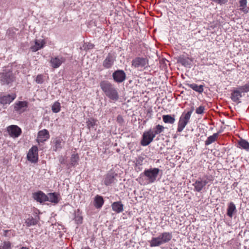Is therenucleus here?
Here are the masks:
<instances>
[{
    "mask_svg": "<svg viewBox=\"0 0 249 249\" xmlns=\"http://www.w3.org/2000/svg\"><path fill=\"white\" fill-rule=\"evenodd\" d=\"M160 169L158 168H151L145 169L144 172L141 174L139 178V182L141 184H144L143 178H145L147 184L154 183L157 179L159 174Z\"/></svg>",
    "mask_w": 249,
    "mask_h": 249,
    "instance_id": "f257e3e1",
    "label": "nucleus"
},
{
    "mask_svg": "<svg viewBox=\"0 0 249 249\" xmlns=\"http://www.w3.org/2000/svg\"><path fill=\"white\" fill-rule=\"evenodd\" d=\"M100 86L106 95L110 99L116 101L119 99V94L114 86L107 81H102Z\"/></svg>",
    "mask_w": 249,
    "mask_h": 249,
    "instance_id": "f03ea898",
    "label": "nucleus"
},
{
    "mask_svg": "<svg viewBox=\"0 0 249 249\" xmlns=\"http://www.w3.org/2000/svg\"><path fill=\"white\" fill-rule=\"evenodd\" d=\"M16 80V76L11 68H5L0 72V83L1 85H11Z\"/></svg>",
    "mask_w": 249,
    "mask_h": 249,
    "instance_id": "7ed1b4c3",
    "label": "nucleus"
},
{
    "mask_svg": "<svg viewBox=\"0 0 249 249\" xmlns=\"http://www.w3.org/2000/svg\"><path fill=\"white\" fill-rule=\"evenodd\" d=\"M213 180L212 176H204L202 178H199L193 184L194 187V191L200 192L205 186L210 181Z\"/></svg>",
    "mask_w": 249,
    "mask_h": 249,
    "instance_id": "20e7f679",
    "label": "nucleus"
},
{
    "mask_svg": "<svg viewBox=\"0 0 249 249\" xmlns=\"http://www.w3.org/2000/svg\"><path fill=\"white\" fill-rule=\"evenodd\" d=\"M155 137L154 134L152 132V129L144 132L142 135V138L141 142V144L142 146H147L150 143L153 139Z\"/></svg>",
    "mask_w": 249,
    "mask_h": 249,
    "instance_id": "39448f33",
    "label": "nucleus"
},
{
    "mask_svg": "<svg viewBox=\"0 0 249 249\" xmlns=\"http://www.w3.org/2000/svg\"><path fill=\"white\" fill-rule=\"evenodd\" d=\"M148 64V60L146 58L137 57L132 61V66L135 68H142Z\"/></svg>",
    "mask_w": 249,
    "mask_h": 249,
    "instance_id": "423d86ee",
    "label": "nucleus"
},
{
    "mask_svg": "<svg viewBox=\"0 0 249 249\" xmlns=\"http://www.w3.org/2000/svg\"><path fill=\"white\" fill-rule=\"evenodd\" d=\"M38 148L37 146H33L29 151L27 158L32 163L36 162L38 160Z\"/></svg>",
    "mask_w": 249,
    "mask_h": 249,
    "instance_id": "0eeeda50",
    "label": "nucleus"
},
{
    "mask_svg": "<svg viewBox=\"0 0 249 249\" xmlns=\"http://www.w3.org/2000/svg\"><path fill=\"white\" fill-rule=\"evenodd\" d=\"M112 77L115 82L120 83L124 81L126 74L123 70H118L113 73Z\"/></svg>",
    "mask_w": 249,
    "mask_h": 249,
    "instance_id": "6e6552de",
    "label": "nucleus"
},
{
    "mask_svg": "<svg viewBox=\"0 0 249 249\" xmlns=\"http://www.w3.org/2000/svg\"><path fill=\"white\" fill-rule=\"evenodd\" d=\"M177 61L186 68H190L192 66L193 60L184 55L178 57Z\"/></svg>",
    "mask_w": 249,
    "mask_h": 249,
    "instance_id": "1a4fd4ad",
    "label": "nucleus"
},
{
    "mask_svg": "<svg viewBox=\"0 0 249 249\" xmlns=\"http://www.w3.org/2000/svg\"><path fill=\"white\" fill-rule=\"evenodd\" d=\"M7 131L9 134L12 137H18L21 133V129L17 125H12L8 127Z\"/></svg>",
    "mask_w": 249,
    "mask_h": 249,
    "instance_id": "9d476101",
    "label": "nucleus"
},
{
    "mask_svg": "<svg viewBox=\"0 0 249 249\" xmlns=\"http://www.w3.org/2000/svg\"><path fill=\"white\" fill-rule=\"evenodd\" d=\"M115 61V57L114 55L109 53L103 61V66L106 69L110 68L113 66Z\"/></svg>",
    "mask_w": 249,
    "mask_h": 249,
    "instance_id": "9b49d317",
    "label": "nucleus"
},
{
    "mask_svg": "<svg viewBox=\"0 0 249 249\" xmlns=\"http://www.w3.org/2000/svg\"><path fill=\"white\" fill-rule=\"evenodd\" d=\"M65 61V58L62 56H57L52 57L50 60L51 66L53 68H57Z\"/></svg>",
    "mask_w": 249,
    "mask_h": 249,
    "instance_id": "f8f14e48",
    "label": "nucleus"
},
{
    "mask_svg": "<svg viewBox=\"0 0 249 249\" xmlns=\"http://www.w3.org/2000/svg\"><path fill=\"white\" fill-rule=\"evenodd\" d=\"M28 107V102L26 101H19L16 103L14 109L19 113L24 112Z\"/></svg>",
    "mask_w": 249,
    "mask_h": 249,
    "instance_id": "ddd939ff",
    "label": "nucleus"
},
{
    "mask_svg": "<svg viewBox=\"0 0 249 249\" xmlns=\"http://www.w3.org/2000/svg\"><path fill=\"white\" fill-rule=\"evenodd\" d=\"M50 135L48 131L44 129L38 132L37 141L38 143L43 142L47 141Z\"/></svg>",
    "mask_w": 249,
    "mask_h": 249,
    "instance_id": "4468645a",
    "label": "nucleus"
},
{
    "mask_svg": "<svg viewBox=\"0 0 249 249\" xmlns=\"http://www.w3.org/2000/svg\"><path fill=\"white\" fill-rule=\"evenodd\" d=\"M64 143V142L60 138H55L53 142V151L56 152L60 150L63 148Z\"/></svg>",
    "mask_w": 249,
    "mask_h": 249,
    "instance_id": "2eb2a0df",
    "label": "nucleus"
},
{
    "mask_svg": "<svg viewBox=\"0 0 249 249\" xmlns=\"http://www.w3.org/2000/svg\"><path fill=\"white\" fill-rule=\"evenodd\" d=\"M33 198L36 201L42 203L47 201L48 197L43 192L39 191L33 194Z\"/></svg>",
    "mask_w": 249,
    "mask_h": 249,
    "instance_id": "dca6fc26",
    "label": "nucleus"
},
{
    "mask_svg": "<svg viewBox=\"0 0 249 249\" xmlns=\"http://www.w3.org/2000/svg\"><path fill=\"white\" fill-rule=\"evenodd\" d=\"M241 93L242 91L239 89V87L234 89L231 94V99L232 101L239 103L241 102L240 99L242 97Z\"/></svg>",
    "mask_w": 249,
    "mask_h": 249,
    "instance_id": "f3484780",
    "label": "nucleus"
},
{
    "mask_svg": "<svg viewBox=\"0 0 249 249\" xmlns=\"http://www.w3.org/2000/svg\"><path fill=\"white\" fill-rule=\"evenodd\" d=\"M112 210L116 213H120L124 211V205L121 201L114 202L111 204Z\"/></svg>",
    "mask_w": 249,
    "mask_h": 249,
    "instance_id": "a211bd4d",
    "label": "nucleus"
},
{
    "mask_svg": "<svg viewBox=\"0 0 249 249\" xmlns=\"http://www.w3.org/2000/svg\"><path fill=\"white\" fill-rule=\"evenodd\" d=\"M116 176L117 174H115L112 173L107 174L104 179V184L106 186H108L112 183H114L115 180V177Z\"/></svg>",
    "mask_w": 249,
    "mask_h": 249,
    "instance_id": "6ab92c4d",
    "label": "nucleus"
},
{
    "mask_svg": "<svg viewBox=\"0 0 249 249\" xmlns=\"http://www.w3.org/2000/svg\"><path fill=\"white\" fill-rule=\"evenodd\" d=\"M45 44V42L43 40H36L35 45L31 46V50L33 52H36L39 49L42 48Z\"/></svg>",
    "mask_w": 249,
    "mask_h": 249,
    "instance_id": "aec40b11",
    "label": "nucleus"
},
{
    "mask_svg": "<svg viewBox=\"0 0 249 249\" xmlns=\"http://www.w3.org/2000/svg\"><path fill=\"white\" fill-rule=\"evenodd\" d=\"M15 96H12L10 94L4 95L0 97V103L3 105L9 104L15 99Z\"/></svg>",
    "mask_w": 249,
    "mask_h": 249,
    "instance_id": "412c9836",
    "label": "nucleus"
},
{
    "mask_svg": "<svg viewBox=\"0 0 249 249\" xmlns=\"http://www.w3.org/2000/svg\"><path fill=\"white\" fill-rule=\"evenodd\" d=\"M104 203V199L102 196L99 195L95 196L94 198V205L97 209L101 208Z\"/></svg>",
    "mask_w": 249,
    "mask_h": 249,
    "instance_id": "4be33fe9",
    "label": "nucleus"
},
{
    "mask_svg": "<svg viewBox=\"0 0 249 249\" xmlns=\"http://www.w3.org/2000/svg\"><path fill=\"white\" fill-rule=\"evenodd\" d=\"M47 197H48L47 201L52 203L57 204L59 202L58 195L55 193H49L48 195H47Z\"/></svg>",
    "mask_w": 249,
    "mask_h": 249,
    "instance_id": "5701e85b",
    "label": "nucleus"
},
{
    "mask_svg": "<svg viewBox=\"0 0 249 249\" xmlns=\"http://www.w3.org/2000/svg\"><path fill=\"white\" fill-rule=\"evenodd\" d=\"M238 144L240 148L249 152V142L248 141L241 139L238 142Z\"/></svg>",
    "mask_w": 249,
    "mask_h": 249,
    "instance_id": "b1692460",
    "label": "nucleus"
},
{
    "mask_svg": "<svg viewBox=\"0 0 249 249\" xmlns=\"http://www.w3.org/2000/svg\"><path fill=\"white\" fill-rule=\"evenodd\" d=\"M236 212V210L235 204L232 202H230L228 205L227 209L228 216L231 218L233 216V213Z\"/></svg>",
    "mask_w": 249,
    "mask_h": 249,
    "instance_id": "393cba45",
    "label": "nucleus"
},
{
    "mask_svg": "<svg viewBox=\"0 0 249 249\" xmlns=\"http://www.w3.org/2000/svg\"><path fill=\"white\" fill-rule=\"evenodd\" d=\"M39 220V218L38 216H36L35 218L32 216L28 218L25 221L26 225L27 226H31L32 225H35L37 224V222Z\"/></svg>",
    "mask_w": 249,
    "mask_h": 249,
    "instance_id": "a878e982",
    "label": "nucleus"
},
{
    "mask_svg": "<svg viewBox=\"0 0 249 249\" xmlns=\"http://www.w3.org/2000/svg\"><path fill=\"white\" fill-rule=\"evenodd\" d=\"M150 243L151 247H156L160 245L161 244H163V242L162 239L159 236L158 237L152 238L150 242Z\"/></svg>",
    "mask_w": 249,
    "mask_h": 249,
    "instance_id": "bb28decb",
    "label": "nucleus"
},
{
    "mask_svg": "<svg viewBox=\"0 0 249 249\" xmlns=\"http://www.w3.org/2000/svg\"><path fill=\"white\" fill-rule=\"evenodd\" d=\"M219 132L214 133L213 135L208 137L207 140L205 142V144L206 145H208L214 142L216 140L219 135Z\"/></svg>",
    "mask_w": 249,
    "mask_h": 249,
    "instance_id": "cd10ccee",
    "label": "nucleus"
},
{
    "mask_svg": "<svg viewBox=\"0 0 249 249\" xmlns=\"http://www.w3.org/2000/svg\"><path fill=\"white\" fill-rule=\"evenodd\" d=\"M187 86L192 89L196 91L201 93L203 91V86L202 85L198 86L196 84H188Z\"/></svg>",
    "mask_w": 249,
    "mask_h": 249,
    "instance_id": "c85d7f7f",
    "label": "nucleus"
},
{
    "mask_svg": "<svg viewBox=\"0 0 249 249\" xmlns=\"http://www.w3.org/2000/svg\"><path fill=\"white\" fill-rule=\"evenodd\" d=\"M165 129H167L166 127H164L162 125L158 124L152 130V132L154 134L155 136L156 135L160 134L162 132H163Z\"/></svg>",
    "mask_w": 249,
    "mask_h": 249,
    "instance_id": "c756f323",
    "label": "nucleus"
},
{
    "mask_svg": "<svg viewBox=\"0 0 249 249\" xmlns=\"http://www.w3.org/2000/svg\"><path fill=\"white\" fill-rule=\"evenodd\" d=\"M97 120L94 118L88 119L86 121L88 128L90 130L91 128H93L95 125H97Z\"/></svg>",
    "mask_w": 249,
    "mask_h": 249,
    "instance_id": "7c9ffc66",
    "label": "nucleus"
},
{
    "mask_svg": "<svg viewBox=\"0 0 249 249\" xmlns=\"http://www.w3.org/2000/svg\"><path fill=\"white\" fill-rule=\"evenodd\" d=\"M79 160V156L77 154H73L71 155V158L70 165L74 166H75Z\"/></svg>",
    "mask_w": 249,
    "mask_h": 249,
    "instance_id": "2f4dec72",
    "label": "nucleus"
},
{
    "mask_svg": "<svg viewBox=\"0 0 249 249\" xmlns=\"http://www.w3.org/2000/svg\"><path fill=\"white\" fill-rule=\"evenodd\" d=\"M187 123L188 122L182 119V117H180L178 123V131L179 132L182 131Z\"/></svg>",
    "mask_w": 249,
    "mask_h": 249,
    "instance_id": "473e14b6",
    "label": "nucleus"
},
{
    "mask_svg": "<svg viewBox=\"0 0 249 249\" xmlns=\"http://www.w3.org/2000/svg\"><path fill=\"white\" fill-rule=\"evenodd\" d=\"M240 9L244 12L247 13L249 11L248 8H246L247 0H240L239 1Z\"/></svg>",
    "mask_w": 249,
    "mask_h": 249,
    "instance_id": "72a5a7b5",
    "label": "nucleus"
},
{
    "mask_svg": "<svg viewBox=\"0 0 249 249\" xmlns=\"http://www.w3.org/2000/svg\"><path fill=\"white\" fill-rule=\"evenodd\" d=\"M160 238L162 239L163 243H166L169 241L171 238V235L169 233L164 232L160 235Z\"/></svg>",
    "mask_w": 249,
    "mask_h": 249,
    "instance_id": "f704fd0d",
    "label": "nucleus"
},
{
    "mask_svg": "<svg viewBox=\"0 0 249 249\" xmlns=\"http://www.w3.org/2000/svg\"><path fill=\"white\" fill-rule=\"evenodd\" d=\"M52 110L54 113H58L60 110V104L58 101L55 102L52 107Z\"/></svg>",
    "mask_w": 249,
    "mask_h": 249,
    "instance_id": "c9c22d12",
    "label": "nucleus"
},
{
    "mask_svg": "<svg viewBox=\"0 0 249 249\" xmlns=\"http://www.w3.org/2000/svg\"><path fill=\"white\" fill-rule=\"evenodd\" d=\"M194 110V107H192L191 108V110L189 111H188L184 115L183 117H182V119L184 120V121H186L188 123L189 120L190 118L191 115L192 113V112Z\"/></svg>",
    "mask_w": 249,
    "mask_h": 249,
    "instance_id": "e433bc0d",
    "label": "nucleus"
},
{
    "mask_svg": "<svg viewBox=\"0 0 249 249\" xmlns=\"http://www.w3.org/2000/svg\"><path fill=\"white\" fill-rule=\"evenodd\" d=\"M239 89L242 91V92H249V81H248L245 85L239 87Z\"/></svg>",
    "mask_w": 249,
    "mask_h": 249,
    "instance_id": "4c0bfd02",
    "label": "nucleus"
},
{
    "mask_svg": "<svg viewBox=\"0 0 249 249\" xmlns=\"http://www.w3.org/2000/svg\"><path fill=\"white\" fill-rule=\"evenodd\" d=\"M163 121L165 123H171V115H165L162 116Z\"/></svg>",
    "mask_w": 249,
    "mask_h": 249,
    "instance_id": "58836bf2",
    "label": "nucleus"
},
{
    "mask_svg": "<svg viewBox=\"0 0 249 249\" xmlns=\"http://www.w3.org/2000/svg\"><path fill=\"white\" fill-rule=\"evenodd\" d=\"M144 160V158L140 156L138 157L136 160V165H141L142 164V162Z\"/></svg>",
    "mask_w": 249,
    "mask_h": 249,
    "instance_id": "ea45409f",
    "label": "nucleus"
},
{
    "mask_svg": "<svg viewBox=\"0 0 249 249\" xmlns=\"http://www.w3.org/2000/svg\"><path fill=\"white\" fill-rule=\"evenodd\" d=\"M44 81L43 76L41 74L37 75L36 79V82L37 84H42Z\"/></svg>",
    "mask_w": 249,
    "mask_h": 249,
    "instance_id": "a19ab883",
    "label": "nucleus"
},
{
    "mask_svg": "<svg viewBox=\"0 0 249 249\" xmlns=\"http://www.w3.org/2000/svg\"><path fill=\"white\" fill-rule=\"evenodd\" d=\"M204 109V107L201 106L196 109V112L198 114H202L203 113Z\"/></svg>",
    "mask_w": 249,
    "mask_h": 249,
    "instance_id": "79ce46f5",
    "label": "nucleus"
},
{
    "mask_svg": "<svg viewBox=\"0 0 249 249\" xmlns=\"http://www.w3.org/2000/svg\"><path fill=\"white\" fill-rule=\"evenodd\" d=\"M2 249H11V243L9 242H4Z\"/></svg>",
    "mask_w": 249,
    "mask_h": 249,
    "instance_id": "37998d69",
    "label": "nucleus"
},
{
    "mask_svg": "<svg viewBox=\"0 0 249 249\" xmlns=\"http://www.w3.org/2000/svg\"><path fill=\"white\" fill-rule=\"evenodd\" d=\"M93 47L94 45L91 43H88V44H87V43H85L83 46L85 50L91 49L93 48Z\"/></svg>",
    "mask_w": 249,
    "mask_h": 249,
    "instance_id": "c03bdc74",
    "label": "nucleus"
},
{
    "mask_svg": "<svg viewBox=\"0 0 249 249\" xmlns=\"http://www.w3.org/2000/svg\"><path fill=\"white\" fill-rule=\"evenodd\" d=\"M117 121L120 124H123L124 123V120L122 116L119 115L117 117Z\"/></svg>",
    "mask_w": 249,
    "mask_h": 249,
    "instance_id": "a18cd8bd",
    "label": "nucleus"
},
{
    "mask_svg": "<svg viewBox=\"0 0 249 249\" xmlns=\"http://www.w3.org/2000/svg\"><path fill=\"white\" fill-rule=\"evenodd\" d=\"M59 161L61 164H67V162H66L65 158L62 156H61L59 158Z\"/></svg>",
    "mask_w": 249,
    "mask_h": 249,
    "instance_id": "49530a36",
    "label": "nucleus"
},
{
    "mask_svg": "<svg viewBox=\"0 0 249 249\" xmlns=\"http://www.w3.org/2000/svg\"><path fill=\"white\" fill-rule=\"evenodd\" d=\"M75 221H77V223H82V218L80 216L75 217Z\"/></svg>",
    "mask_w": 249,
    "mask_h": 249,
    "instance_id": "de8ad7c7",
    "label": "nucleus"
},
{
    "mask_svg": "<svg viewBox=\"0 0 249 249\" xmlns=\"http://www.w3.org/2000/svg\"><path fill=\"white\" fill-rule=\"evenodd\" d=\"M20 249H30L28 248L25 247H22L20 248Z\"/></svg>",
    "mask_w": 249,
    "mask_h": 249,
    "instance_id": "09e8293b",
    "label": "nucleus"
},
{
    "mask_svg": "<svg viewBox=\"0 0 249 249\" xmlns=\"http://www.w3.org/2000/svg\"><path fill=\"white\" fill-rule=\"evenodd\" d=\"M8 231H7V230H6V231H4V232H5V235H6V233H7V232H8Z\"/></svg>",
    "mask_w": 249,
    "mask_h": 249,
    "instance_id": "8fccbe9b",
    "label": "nucleus"
},
{
    "mask_svg": "<svg viewBox=\"0 0 249 249\" xmlns=\"http://www.w3.org/2000/svg\"><path fill=\"white\" fill-rule=\"evenodd\" d=\"M174 120H175L174 117L172 116V123H173Z\"/></svg>",
    "mask_w": 249,
    "mask_h": 249,
    "instance_id": "3c124183",
    "label": "nucleus"
},
{
    "mask_svg": "<svg viewBox=\"0 0 249 249\" xmlns=\"http://www.w3.org/2000/svg\"><path fill=\"white\" fill-rule=\"evenodd\" d=\"M67 166H68V168L71 167V166L70 165H69L68 164H67Z\"/></svg>",
    "mask_w": 249,
    "mask_h": 249,
    "instance_id": "603ef678",
    "label": "nucleus"
},
{
    "mask_svg": "<svg viewBox=\"0 0 249 249\" xmlns=\"http://www.w3.org/2000/svg\"><path fill=\"white\" fill-rule=\"evenodd\" d=\"M0 249H2V248L1 247H0Z\"/></svg>",
    "mask_w": 249,
    "mask_h": 249,
    "instance_id": "864d4df0",
    "label": "nucleus"
}]
</instances>
